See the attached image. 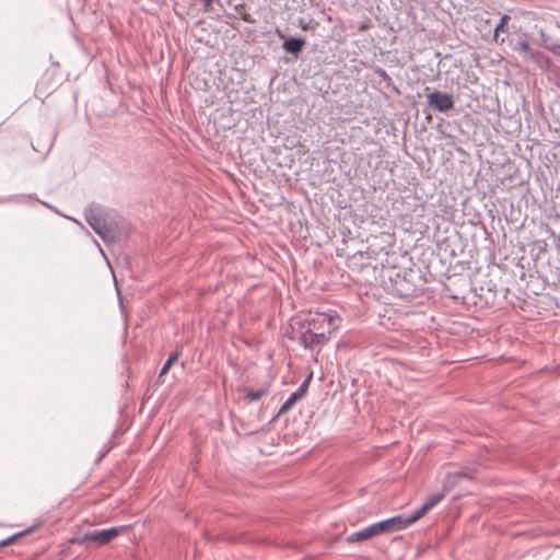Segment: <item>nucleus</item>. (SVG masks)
<instances>
[{"instance_id":"nucleus-1","label":"nucleus","mask_w":560,"mask_h":560,"mask_svg":"<svg viewBox=\"0 0 560 560\" xmlns=\"http://www.w3.org/2000/svg\"><path fill=\"white\" fill-rule=\"evenodd\" d=\"M338 316L327 313H319L300 324L298 341L305 349H313L316 346L325 345L331 332L337 328Z\"/></svg>"},{"instance_id":"nucleus-2","label":"nucleus","mask_w":560,"mask_h":560,"mask_svg":"<svg viewBox=\"0 0 560 560\" xmlns=\"http://www.w3.org/2000/svg\"><path fill=\"white\" fill-rule=\"evenodd\" d=\"M89 225L105 243H114L116 240L117 222L114 213L100 206L90 207L84 212Z\"/></svg>"},{"instance_id":"nucleus-3","label":"nucleus","mask_w":560,"mask_h":560,"mask_svg":"<svg viewBox=\"0 0 560 560\" xmlns=\"http://www.w3.org/2000/svg\"><path fill=\"white\" fill-rule=\"evenodd\" d=\"M409 526L406 515H395L393 517L382 520L371 524L358 532L350 534L347 537V542L354 544L380 534H389L398 530H402Z\"/></svg>"},{"instance_id":"nucleus-4","label":"nucleus","mask_w":560,"mask_h":560,"mask_svg":"<svg viewBox=\"0 0 560 560\" xmlns=\"http://www.w3.org/2000/svg\"><path fill=\"white\" fill-rule=\"evenodd\" d=\"M127 526L94 529L86 532L82 537V542H95L98 546L105 545L116 538Z\"/></svg>"},{"instance_id":"nucleus-5","label":"nucleus","mask_w":560,"mask_h":560,"mask_svg":"<svg viewBox=\"0 0 560 560\" xmlns=\"http://www.w3.org/2000/svg\"><path fill=\"white\" fill-rule=\"evenodd\" d=\"M428 105L440 113H446L454 107V98L451 94L433 91L428 94Z\"/></svg>"},{"instance_id":"nucleus-6","label":"nucleus","mask_w":560,"mask_h":560,"mask_svg":"<svg viewBox=\"0 0 560 560\" xmlns=\"http://www.w3.org/2000/svg\"><path fill=\"white\" fill-rule=\"evenodd\" d=\"M312 376H313V373L311 372L304 378V381L301 383V385L298 387V389L290 394V396L287 398V400L279 408V411H278L279 415L288 412L299 399H301L302 397H304L306 395Z\"/></svg>"},{"instance_id":"nucleus-7","label":"nucleus","mask_w":560,"mask_h":560,"mask_svg":"<svg viewBox=\"0 0 560 560\" xmlns=\"http://www.w3.org/2000/svg\"><path fill=\"white\" fill-rule=\"evenodd\" d=\"M443 498H444L443 492L436 493V494L432 495L431 498H429L416 512H413L409 515H406V518H407L409 525H411L412 523L420 520L428 511H430L432 508H434Z\"/></svg>"},{"instance_id":"nucleus-8","label":"nucleus","mask_w":560,"mask_h":560,"mask_svg":"<svg viewBox=\"0 0 560 560\" xmlns=\"http://www.w3.org/2000/svg\"><path fill=\"white\" fill-rule=\"evenodd\" d=\"M305 39L301 37H290L282 43V49L289 54L298 56L302 52Z\"/></svg>"},{"instance_id":"nucleus-9","label":"nucleus","mask_w":560,"mask_h":560,"mask_svg":"<svg viewBox=\"0 0 560 560\" xmlns=\"http://www.w3.org/2000/svg\"><path fill=\"white\" fill-rule=\"evenodd\" d=\"M514 50H517L524 58L536 61L540 52L538 50L532 49L529 43L526 39L518 40Z\"/></svg>"},{"instance_id":"nucleus-10","label":"nucleus","mask_w":560,"mask_h":560,"mask_svg":"<svg viewBox=\"0 0 560 560\" xmlns=\"http://www.w3.org/2000/svg\"><path fill=\"white\" fill-rule=\"evenodd\" d=\"M374 72L380 78V82H384L385 85L388 89H390L393 92H395L396 94L400 93L399 89L394 83V81L390 78V75L383 68L377 67V68L374 69Z\"/></svg>"},{"instance_id":"nucleus-11","label":"nucleus","mask_w":560,"mask_h":560,"mask_svg":"<svg viewBox=\"0 0 560 560\" xmlns=\"http://www.w3.org/2000/svg\"><path fill=\"white\" fill-rule=\"evenodd\" d=\"M244 393H245L244 396L248 401H256V400H259L260 398H262L264 396H266L268 394V389L267 388H258V389L246 388L244 390Z\"/></svg>"},{"instance_id":"nucleus-12","label":"nucleus","mask_w":560,"mask_h":560,"mask_svg":"<svg viewBox=\"0 0 560 560\" xmlns=\"http://www.w3.org/2000/svg\"><path fill=\"white\" fill-rule=\"evenodd\" d=\"M180 354H182V352L178 350L168 354V358L166 359V361L164 362V364L160 371L159 377L163 376L164 374H166L168 372L171 366L178 360Z\"/></svg>"},{"instance_id":"nucleus-13","label":"nucleus","mask_w":560,"mask_h":560,"mask_svg":"<svg viewBox=\"0 0 560 560\" xmlns=\"http://www.w3.org/2000/svg\"><path fill=\"white\" fill-rule=\"evenodd\" d=\"M298 25L303 30V31H315L318 26V22L315 21L314 19H308V21H305L304 19L300 18L298 20Z\"/></svg>"},{"instance_id":"nucleus-14","label":"nucleus","mask_w":560,"mask_h":560,"mask_svg":"<svg viewBox=\"0 0 560 560\" xmlns=\"http://www.w3.org/2000/svg\"><path fill=\"white\" fill-rule=\"evenodd\" d=\"M510 19L511 18L509 14H503L501 16L499 23L494 27V38L498 37L499 32L503 31L504 26L506 25V23L509 22Z\"/></svg>"},{"instance_id":"nucleus-15","label":"nucleus","mask_w":560,"mask_h":560,"mask_svg":"<svg viewBox=\"0 0 560 560\" xmlns=\"http://www.w3.org/2000/svg\"><path fill=\"white\" fill-rule=\"evenodd\" d=\"M15 538H16V535L11 536V537H9V538H8V539H5V540L0 541V546H7V545H9L10 542H12Z\"/></svg>"}]
</instances>
